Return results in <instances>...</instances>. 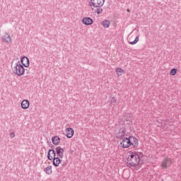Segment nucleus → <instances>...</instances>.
Returning <instances> with one entry per match:
<instances>
[{"label": "nucleus", "mask_w": 181, "mask_h": 181, "mask_svg": "<svg viewBox=\"0 0 181 181\" xmlns=\"http://www.w3.org/2000/svg\"><path fill=\"white\" fill-rule=\"evenodd\" d=\"M144 156L142 153L132 152L127 158V165L129 168H135L139 165L141 158Z\"/></svg>", "instance_id": "f257e3e1"}, {"label": "nucleus", "mask_w": 181, "mask_h": 181, "mask_svg": "<svg viewBox=\"0 0 181 181\" xmlns=\"http://www.w3.org/2000/svg\"><path fill=\"white\" fill-rule=\"evenodd\" d=\"M13 73L18 76V77L25 74V68L21 64V62H18L16 64V66L13 69Z\"/></svg>", "instance_id": "f03ea898"}, {"label": "nucleus", "mask_w": 181, "mask_h": 181, "mask_svg": "<svg viewBox=\"0 0 181 181\" xmlns=\"http://www.w3.org/2000/svg\"><path fill=\"white\" fill-rule=\"evenodd\" d=\"M105 2V0H90L89 5L93 8H101V6H104Z\"/></svg>", "instance_id": "7ed1b4c3"}, {"label": "nucleus", "mask_w": 181, "mask_h": 181, "mask_svg": "<svg viewBox=\"0 0 181 181\" xmlns=\"http://www.w3.org/2000/svg\"><path fill=\"white\" fill-rule=\"evenodd\" d=\"M120 145L124 148H129V146H131V140L129 137H124L122 142H120Z\"/></svg>", "instance_id": "20e7f679"}, {"label": "nucleus", "mask_w": 181, "mask_h": 181, "mask_svg": "<svg viewBox=\"0 0 181 181\" xmlns=\"http://www.w3.org/2000/svg\"><path fill=\"white\" fill-rule=\"evenodd\" d=\"M172 165V158H167L164 159L161 163V166L163 169H168Z\"/></svg>", "instance_id": "39448f33"}, {"label": "nucleus", "mask_w": 181, "mask_h": 181, "mask_svg": "<svg viewBox=\"0 0 181 181\" xmlns=\"http://www.w3.org/2000/svg\"><path fill=\"white\" fill-rule=\"evenodd\" d=\"M125 134H127V129H125V127L119 129L117 134V139H123L124 136H125Z\"/></svg>", "instance_id": "423d86ee"}, {"label": "nucleus", "mask_w": 181, "mask_h": 181, "mask_svg": "<svg viewBox=\"0 0 181 181\" xmlns=\"http://www.w3.org/2000/svg\"><path fill=\"white\" fill-rule=\"evenodd\" d=\"M130 139V146H133V148H138V145H139L138 139L135 136H129Z\"/></svg>", "instance_id": "0eeeda50"}, {"label": "nucleus", "mask_w": 181, "mask_h": 181, "mask_svg": "<svg viewBox=\"0 0 181 181\" xmlns=\"http://www.w3.org/2000/svg\"><path fill=\"white\" fill-rule=\"evenodd\" d=\"M55 151L57 152V156L60 158V159H63V158H64V149L60 146H58L55 148Z\"/></svg>", "instance_id": "6e6552de"}, {"label": "nucleus", "mask_w": 181, "mask_h": 181, "mask_svg": "<svg viewBox=\"0 0 181 181\" xmlns=\"http://www.w3.org/2000/svg\"><path fill=\"white\" fill-rule=\"evenodd\" d=\"M21 62L23 64V67H29V65L30 64V61H29L28 57H23L21 59Z\"/></svg>", "instance_id": "1a4fd4ad"}, {"label": "nucleus", "mask_w": 181, "mask_h": 181, "mask_svg": "<svg viewBox=\"0 0 181 181\" xmlns=\"http://www.w3.org/2000/svg\"><path fill=\"white\" fill-rule=\"evenodd\" d=\"M47 156L49 160H53V158H56V151L54 149L49 150Z\"/></svg>", "instance_id": "9d476101"}, {"label": "nucleus", "mask_w": 181, "mask_h": 181, "mask_svg": "<svg viewBox=\"0 0 181 181\" xmlns=\"http://www.w3.org/2000/svg\"><path fill=\"white\" fill-rule=\"evenodd\" d=\"M2 40L4 43H11L12 42V38L8 33H5V35L2 37Z\"/></svg>", "instance_id": "9b49d317"}, {"label": "nucleus", "mask_w": 181, "mask_h": 181, "mask_svg": "<svg viewBox=\"0 0 181 181\" xmlns=\"http://www.w3.org/2000/svg\"><path fill=\"white\" fill-rule=\"evenodd\" d=\"M52 165L55 168H59V165L62 163V160H60V157H54V158H52Z\"/></svg>", "instance_id": "f8f14e48"}, {"label": "nucleus", "mask_w": 181, "mask_h": 181, "mask_svg": "<svg viewBox=\"0 0 181 181\" xmlns=\"http://www.w3.org/2000/svg\"><path fill=\"white\" fill-rule=\"evenodd\" d=\"M82 22L84 25H86L87 26L90 25H93V21L91 19V18L90 17H85L83 18V19L82 20Z\"/></svg>", "instance_id": "ddd939ff"}, {"label": "nucleus", "mask_w": 181, "mask_h": 181, "mask_svg": "<svg viewBox=\"0 0 181 181\" xmlns=\"http://www.w3.org/2000/svg\"><path fill=\"white\" fill-rule=\"evenodd\" d=\"M66 134L67 138H73V135H74V129H73V128H67L66 129Z\"/></svg>", "instance_id": "4468645a"}, {"label": "nucleus", "mask_w": 181, "mask_h": 181, "mask_svg": "<svg viewBox=\"0 0 181 181\" xmlns=\"http://www.w3.org/2000/svg\"><path fill=\"white\" fill-rule=\"evenodd\" d=\"M21 107L23 108V110H28V108H29V100H23L21 103Z\"/></svg>", "instance_id": "2eb2a0df"}, {"label": "nucleus", "mask_w": 181, "mask_h": 181, "mask_svg": "<svg viewBox=\"0 0 181 181\" xmlns=\"http://www.w3.org/2000/svg\"><path fill=\"white\" fill-rule=\"evenodd\" d=\"M52 141L54 145H59L60 144V137L59 136H54L52 138Z\"/></svg>", "instance_id": "dca6fc26"}, {"label": "nucleus", "mask_w": 181, "mask_h": 181, "mask_svg": "<svg viewBox=\"0 0 181 181\" xmlns=\"http://www.w3.org/2000/svg\"><path fill=\"white\" fill-rule=\"evenodd\" d=\"M116 73H117L118 77H119V76H122V74H125V71H124V69H122L121 68H117Z\"/></svg>", "instance_id": "f3484780"}, {"label": "nucleus", "mask_w": 181, "mask_h": 181, "mask_svg": "<svg viewBox=\"0 0 181 181\" xmlns=\"http://www.w3.org/2000/svg\"><path fill=\"white\" fill-rule=\"evenodd\" d=\"M109 103L111 105H113V107H115V104L117 103V99H115V97H110L109 100Z\"/></svg>", "instance_id": "a211bd4d"}, {"label": "nucleus", "mask_w": 181, "mask_h": 181, "mask_svg": "<svg viewBox=\"0 0 181 181\" xmlns=\"http://www.w3.org/2000/svg\"><path fill=\"white\" fill-rule=\"evenodd\" d=\"M45 173H47V175H52V165L47 167L45 169Z\"/></svg>", "instance_id": "6ab92c4d"}, {"label": "nucleus", "mask_w": 181, "mask_h": 181, "mask_svg": "<svg viewBox=\"0 0 181 181\" xmlns=\"http://www.w3.org/2000/svg\"><path fill=\"white\" fill-rule=\"evenodd\" d=\"M102 25L105 28H110V21L105 20L104 21L102 22Z\"/></svg>", "instance_id": "aec40b11"}, {"label": "nucleus", "mask_w": 181, "mask_h": 181, "mask_svg": "<svg viewBox=\"0 0 181 181\" xmlns=\"http://www.w3.org/2000/svg\"><path fill=\"white\" fill-rule=\"evenodd\" d=\"M139 42V37L137 36L133 42H129V45H136Z\"/></svg>", "instance_id": "412c9836"}, {"label": "nucleus", "mask_w": 181, "mask_h": 181, "mask_svg": "<svg viewBox=\"0 0 181 181\" xmlns=\"http://www.w3.org/2000/svg\"><path fill=\"white\" fill-rule=\"evenodd\" d=\"M96 8H98L96 9V13L98 15H101V13H103V8H101V7H96Z\"/></svg>", "instance_id": "4be33fe9"}, {"label": "nucleus", "mask_w": 181, "mask_h": 181, "mask_svg": "<svg viewBox=\"0 0 181 181\" xmlns=\"http://www.w3.org/2000/svg\"><path fill=\"white\" fill-rule=\"evenodd\" d=\"M176 73H177V69H173L170 71V76H175Z\"/></svg>", "instance_id": "5701e85b"}, {"label": "nucleus", "mask_w": 181, "mask_h": 181, "mask_svg": "<svg viewBox=\"0 0 181 181\" xmlns=\"http://www.w3.org/2000/svg\"><path fill=\"white\" fill-rule=\"evenodd\" d=\"M11 137L15 138V133H13V132L11 133Z\"/></svg>", "instance_id": "b1692460"}]
</instances>
